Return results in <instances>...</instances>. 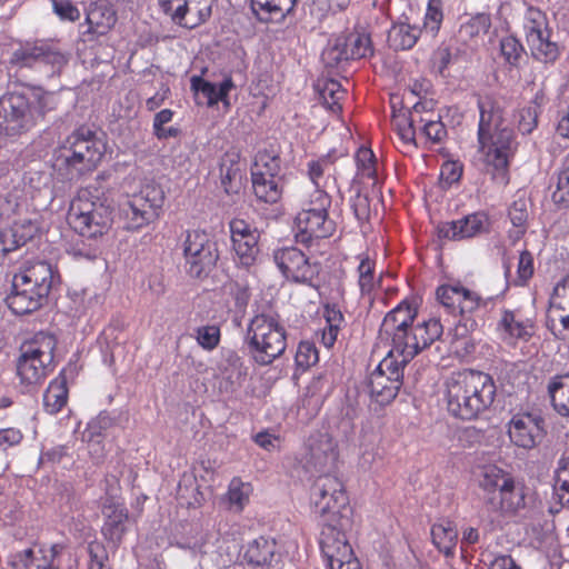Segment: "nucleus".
Wrapping results in <instances>:
<instances>
[{
    "instance_id": "72a5a7b5",
    "label": "nucleus",
    "mask_w": 569,
    "mask_h": 569,
    "mask_svg": "<svg viewBox=\"0 0 569 569\" xmlns=\"http://www.w3.org/2000/svg\"><path fill=\"white\" fill-rule=\"evenodd\" d=\"M333 170V161L330 156H323L307 163V174L316 189L328 188Z\"/></svg>"
},
{
    "instance_id": "f704fd0d",
    "label": "nucleus",
    "mask_w": 569,
    "mask_h": 569,
    "mask_svg": "<svg viewBox=\"0 0 569 569\" xmlns=\"http://www.w3.org/2000/svg\"><path fill=\"white\" fill-rule=\"evenodd\" d=\"M68 389L64 378H57L50 382L43 395V406L46 410L53 415L59 412L67 403Z\"/></svg>"
},
{
    "instance_id": "052dcab7",
    "label": "nucleus",
    "mask_w": 569,
    "mask_h": 569,
    "mask_svg": "<svg viewBox=\"0 0 569 569\" xmlns=\"http://www.w3.org/2000/svg\"><path fill=\"white\" fill-rule=\"evenodd\" d=\"M400 120L406 121V114H399L395 116L393 118V124L398 131V134L400 139L405 143H411L416 140V124L419 123V119H416L415 117L408 116V122L406 124V128H401Z\"/></svg>"
},
{
    "instance_id": "393cba45",
    "label": "nucleus",
    "mask_w": 569,
    "mask_h": 569,
    "mask_svg": "<svg viewBox=\"0 0 569 569\" xmlns=\"http://www.w3.org/2000/svg\"><path fill=\"white\" fill-rule=\"evenodd\" d=\"M480 485L488 491L498 490L502 495L515 492V480L501 468L495 465L483 466L480 471Z\"/></svg>"
},
{
    "instance_id": "412c9836",
    "label": "nucleus",
    "mask_w": 569,
    "mask_h": 569,
    "mask_svg": "<svg viewBox=\"0 0 569 569\" xmlns=\"http://www.w3.org/2000/svg\"><path fill=\"white\" fill-rule=\"evenodd\" d=\"M337 457L336 443L329 435L323 433L309 439L306 460L316 470L329 469L336 462Z\"/></svg>"
},
{
    "instance_id": "0eeeda50",
    "label": "nucleus",
    "mask_w": 569,
    "mask_h": 569,
    "mask_svg": "<svg viewBox=\"0 0 569 569\" xmlns=\"http://www.w3.org/2000/svg\"><path fill=\"white\" fill-rule=\"evenodd\" d=\"M247 343L251 358L259 366H269L282 356L287 333L279 317L272 313L254 316L247 328Z\"/></svg>"
},
{
    "instance_id": "2eb2a0df",
    "label": "nucleus",
    "mask_w": 569,
    "mask_h": 569,
    "mask_svg": "<svg viewBox=\"0 0 569 569\" xmlns=\"http://www.w3.org/2000/svg\"><path fill=\"white\" fill-rule=\"evenodd\" d=\"M216 0H159L164 13L181 27L193 29L206 22Z\"/></svg>"
},
{
    "instance_id": "c9c22d12",
    "label": "nucleus",
    "mask_w": 569,
    "mask_h": 569,
    "mask_svg": "<svg viewBox=\"0 0 569 569\" xmlns=\"http://www.w3.org/2000/svg\"><path fill=\"white\" fill-rule=\"evenodd\" d=\"M526 500H487L486 508L490 512L492 522L516 517L520 510L526 509Z\"/></svg>"
},
{
    "instance_id": "39448f33",
    "label": "nucleus",
    "mask_w": 569,
    "mask_h": 569,
    "mask_svg": "<svg viewBox=\"0 0 569 569\" xmlns=\"http://www.w3.org/2000/svg\"><path fill=\"white\" fill-rule=\"evenodd\" d=\"M57 280L52 266L47 261L30 262L13 276L12 290L6 301L16 315H27L40 309Z\"/></svg>"
},
{
    "instance_id": "9d476101",
    "label": "nucleus",
    "mask_w": 569,
    "mask_h": 569,
    "mask_svg": "<svg viewBox=\"0 0 569 569\" xmlns=\"http://www.w3.org/2000/svg\"><path fill=\"white\" fill-rule=\"evenodd\" d=\"M164 202V191L156 182H148L139 192L132 194L122 209L127 220L126 228L138 230L148 226L159 217Z\"/></svg>"
},
{
    "instance_id": "7ed1b4c3",
    "label": "nucleus",
    "mask_w": 569,
    "mask_h": 569,
    "mask_svg": "<svg viewBox=\"0 0 569 569\" xmlns=\"http://www.w3.org/2000/svg\"><path fill=\"white\" fill-rule=\"evenodd\" d=\"M58 98L41 87L23 84L0 97V136L18 137L44 121Z\"/></svg>"
},
{
    "instance_id": "5fc2aeb1",
    "label": "nucleus",
    "mask_w": 569,
    "mask_h": 569,
    "mask_svg": "<svg viewBox=\"0 0 569 569\" xmlns=\"http://www.w3.org/2000/svg\"><path fill=\"white\" fill-rule=\"evenodd\" d=\"M356 161L361 178L376 177V158L371 149L360 148L356 154Z\"/></svg>"
},
{
    "instance_id": "ea45409f",
    "label": "nucleus",
    "mask_w": 569,
    "mask_h": 569,
    "mask_svg": "<svg viewBox=\"0 0 569 569\" xmlns=\"http://www.w3.org/2000/svg\"><path fill=\"white\" fill-rule=\"evenodd\" d=\"M323 316L327 321V328L322 332L321 341L326 348H331L337 340L338 332L343 322V316L336 305H327Z\"/></svg>"
},
{
    "instance_id": "680f3d73",
    "label": "nucleus",
    "mask_w": 569,
    "mask_h": 569,
    "mask_svg": "<svg viewBox=\"0 0 569 569\" xmlns=\"http://www.w3.org/2000/svg\"><path fill=\"white\" fill-rule=\"evenodd\" d=\"M331 206V198L327 193L326 189H316L311 196L308 202L306 203V207L303 209L310 210V211H317V212H323L328 213V209Z\"/></svg>"
},
{
    "instance_id": "4468645a",
    "label": "nucleus",
    "mask_w": 569,
    "mask_h": 569,
    "mask_svg": "<svg viewBox=\"0 0 569 569\" xmlns=\"http://www.w3.org/2000/svg\"><path fill=\"white\" fill-rule=\"evenodd\" d=\"M67 58L44 42H27L17 48L10 58V63L20 68L49 66L51 73L59 72L67 63Z\"/></svg>"
},
{
    "instance_id": "e2e57ef3",
    "label": "nucleus",
    "mask_w": 569,
    "mask_h": 569,
    "mask_svg": "<svg viewBox=\"0 0 569 569\" xmlns=\"http://www.w3.org/2000/svg\"><path fill=\"white\" fill-rule=\"evenodd\" d=\"M229 227L232 242L247 237H260L258 229L242 219H232Z\"/></svg>"
},
{
    "instance_id": "9b49d317",
    "label": "nucleus",
    "mask_w": 569,
    "mask_h": 569,
    "mask_svg": "<svg viewBox=\"0 0 569 569\" xmlns=\"http://www.w3.org/2000/svg\"><path fill=\"white\" fill-rule=\"evenodd\" d=\"M526 43L533 59L543 63H553L559 57L558 44L550 39V29L546 14L537 8L527 9L523 17Z\"/></svg>"
},
{
    "instance_id": "f03ea898",
    "label": "nucleus",
    "mask_w": 569,
    "mask_h": 569,
    "mask_svg": "<svg viewBox=\"0 0 569 569\" xmlns=\"http://www.w3.org/2000/svg\"><path fill=\"white\" fill-rule=\"evenodd\" d=\"M416 311L406 302L399 303L382 320L379 339L397 352L402 362H409L421 350L442 335V325L430 319L412 327Z\"/></svg>"
},
{
    "instance_id": "8fccbe9b",
    "label": "nucleus",
    "mask_w": 569,
    "mask_h": 569,
    "mask_svg": "<svg viewBox=\"0 0 569 569\" xmlns=\"http://www.w3.org/2000/svg\"><path fill=\"white\" fill-rule=\"evenodd\" d=\"M533 256L528 250L520 252L519 261L517 266V277L512 280V283L518 287L527 284L529 279L533 276Z\"/></svg>"
},
{
    "instance_id": "423d86ee",
    "label": "nucleus",
    "mask_w": 569,
    "mask_h": 569,
    "mask_svg": "<svg viewBox=\"0 0 569 569\" xmlns=\"http://www.w3.org/2000/svg\"><path fill=\"white\" fill-rule=\"evenodd\" d=\"M67 220L82 237L97 238L112 226L113 207L98 188H83L72 199Z\"/></svg>"
},
{
    "instance_id": "49530a36",
    "label": "nucleus",
    "mask_w": 569,
    "mask_h": 569,
    "mask_svg": "<svg viewBox=\"0 0 569 569\" xmlns=\"http://www.w3.org/2000/svg\"><path fill=\"white\" fill-rule=\"evenodd\" d=\"M500 53L506 63L510 67H518L525 56V49L518 39L508 36L500 40Z\"/></svg>"
},
{
    "instance_id": "f3484780",
    "label": "nucleus",
    "mask_w": 569,
    "mask_h": 569,
    "mask_svg": "<svg viewBox=\"0 0 569 569\" xmlns=\"http://www.w3.org/2000/svg\"><path fill=\"white\" fill-rule=\"evenodd\" d=\"M510 441L523 449H533L545 437L543 419L532 413H516L508 422Z\"/></svg>"
},
{
    "instance_id": "20e7f679",
    "label": "nucleus",
    "mask_w": 569,
    "mask_h": 569,
    "mask_svg": "<svg viewBox=\"0 0 569 569\" xmlns=\"http://www.w3.org/2000/svg\"><path fill=\"white\" fill-rule=\"evenodd\" d=\"M496 383L492 377L477 370L452 373L446 381L448 411L460 419L479 417L493 403Z\"/></svg>"
},
{
    "instance_id": "603ef678",
    "label": "nucleus",
    "mask_w": 569,
    "mask_h": 569,
    "mask_svg": "<svg viewBox=\"0 0 569 569\" xmlns=\"http://www.w3.org/2000/svg\"><path fill=\"white\" fill-rule=\"evenodd\" d=\"M10 228L17 234V239L20 240V243L26 244L38 233L40 223L38 219L22 218L14 221Z\"/></svg>"
},
{
    "instance_id": "6e6d98bb",
    "label": "nucleus",
    "mask_w": 569,
    "mask_h": 569,
    "mask_svg": "<svg viewBox=\"0 0 569 569\" xmlns=\"http://www.w3.org/2000/svg\"><path fill=\"white\" fill-rule=\"evenodd\" d=\"M89 569H111L109 566V556L104 546L98 541H92L88 546Z\"/></svg>"
},
{
    "instance_id": "7c9ffc66",
    "label": "nucleus",
    "mask_w": 569,
    "mask_h": 569,
    "mask_svg": "<svg viewBox=\"0 0 569 569\" xmlns=\"http://www.w3.org/2000/svg\"><path fill=\"white\" fill-rule=\"evenodd\" d=\"M422 29L406 22L396 23L388 32V42L395 50H409L418 41Z\"/></svg>"
},
{
    "instance_id": "473e14b6",
    "label": "nucleus",
    "mask_w": 569,
    "mask_h": 569,
    "mask_svg": "<svg viewBox=\"0 0 569 569\" xmlns=\"http://www.w3.org/2000/svg\"><path fill=\"white\" fill-rule=\"evenodd\" d=\"M253 192L258 200L276 203L282 196L280 177H251Z\"/></svg>"
},
{
    "instance_id": "bf43d9fd",
    "label": "nucleus",
    "mask_w": 569,
    "mask_h": 569,
    "mask_svg": "<svg viewBox=\"0 0 569 569\" xmlns=\"http://www.w3.org/2000/svg\"><path fill=\"white\" fill-rule=\"evenodd\" d=\"M111 425V419L107 415H99L96 419L91 420L86 430L83 431L84 441H94L96 439H103V431Z\"/></svg>"
},
{
    "instance_id": "37998d69",
    "label": "nucleus",
    "mask_w": 569,
    "mask_h": 569,
    "mask_svg": "<svg viewBox=\"0 0 569 569\" xmlns=\"http://www.w3.org/2000/svg\"><path fill=\"white\" fill-rule=\"evenodd\" d=\"M529 207V201L523 197H519L512 202V204L509 208L508 216L512 226L516 228V238H520L521 236H523L527 230Z\"/></svg>"
},
{
    "instance_id": "79ce46f5",
    "label": "nucleus",
    "mask_w": 569,
    "mask_h": 569,
    "mask_svg": "<svg viewBox=\"0 0 569 569\" xmlns=\"http://www.w3.org/2000/svg\"><path fill=\"white\" fill-rule=\"evenodd\" d=\"M345 48L348 49L350 59H361L372 53V44L367 33H350L347 38H342Z\"/></svg>"
},
{
    "instance_id": "0e129e2a",
    "label": "nucleus",
    "mask_w": 569,
    "mask_h": 569,
    "mask_svg": "<svg viewBox=\"0 0 569 569\" xmlns=\"http://www.w3.org/2000/svg\"><path fill=\"white\" fill-rule=\"evenodd\" d=\"M219 339L220 331L216 326H206L197 330V340L199 345L207 350L214 349L219 343Z\"/></svg>"
},
{
    "instance_id": "c03bdc74",
    "label": "nucleus",
    "mask_w": 569,
    "mask_h": 569,
    "mask_svg": "<svg viewBox=\"0 0 569 569\" xmlns=\"http://www.w3.org/2000/svg\"><path fill=\"white\" fill-rule=\"evenodd\" d=\"M317 90L319 92L320 99L329 109H331L333 112L341 110L339 101L343 97V90L338 81L332 79L325 80L322 82L319 81L317 84Z\"/></svg>"
},
{
    "instance_id": "cd10ccee",
    "label": "nucleus",
    "mask_w": 569,
    "mask_h": 569,
    "mask_svg": "<svg viewBox=\"0 0 569 569\" xmlns=\"http://www.w3.org/2000/svg\"><path fill=\"white\" fill-rule=\"evenodd\" d=\"M295 0H251L252 10L259 20L279 21L293 8Z\"/></svg>"
},
{
    "instance_id": "dca6fc26",
    "label": "nucleus",
    "mask_w": 569,
    "mask_h": 569,
    "mask_svg": "<svg viewBox=\"0 0 569 569\" xmlns=\"http://www.w3.org/2000/svg\"><path fill=\"white\" fill-rule=\"evenodd\" d=\"M273 260L282 274L295 282L311 283L319 273V267L311 263L305 253L295 247L273 252Z\"/></svg>"
},
{
    "instance_id": "aec40b11",
    "label": "nucleus",
    "mask_w": 569,
    "mask_h": 569,
    "mask_svg": "<svg viewBox=\"0 0 569 569\" xmlns=\"http://www.w3.org/2000/svg\"><path fill=\"white\" fill-rule=\"evenodd\" d=\"M296 226L299 230L300 241L323 239L331 237L336 230V223L329 219L328 213L302 209L296 217Z\"/></svg>"
},
{
    "instance_id": "a211bd4d",
    "label": "nucleus",
    "mask_w": 569,
    "mask_h": 569,
    "mask_svg": "<svg viewBox=\"0 0 569 569\" xmlns=\"http://www.w3.org/2000/svg\"><path fill=\"white\" fill-rule=\"evenodd\" d=\"M489 230L490 219L485 211H477L457 220L442 222L438 226L439 237L452 241L476 238L488 233Z\"/></svg>"
},
{
    "instance_id": "338daca9",
    "label": "nucleus",
    "mask_w": 569,
    "mask_h": 569,
    "mask_svg": "<svg viewBox=\"0 0 569 569\" xmlns=\"http://www.w3.org/2000/svg\"><path fill=\"white\" fill-rule=\"evenodd\" d=\"M54 12L63 20L76 21L80 17V12L69 0H53Z\"/></svg>"
},
{
    "instance_id": "6e6552de",
    "label": "nucleus",
    "mask_w": 569,
    "mask_h": 569,
    "mask_svg": "<svg viewBox=\"0 0 569 569\" xmlns=\"http://www.w3.org/2000/svg\"><path fill=\"white\" fill-rule=\"evenodd\" d=\"M106 152V144L89 128L76 129L58 149L56 166L71 174H81L97 168Z\"/></svg>"
},
{
    "instance_id": "de8ad7c7",
    "label": "nucleus",
    "mask_w": 569,
    "mask_h": 569,
    "mask_svg": "<svg viewBox=\"0 0 569 569\" xmlns=\"http://www.w3.org/2000/svg\"><path fill=\"white\" fill-rule=\"evenodd\" d=\"M442 1L429 0L427 11L423 19V30L432 38L438 33L442 23Z\"/></svg>"
},
{
    "instance_id": "4c0bfd02",
    "label": "nucleus",
    "mask_w": 569,
    "mask_h": 569,
    "mask_svg": "<svg viewBox=\"0 0 569 569\" xmlns=\"http://www.w3.org/2000/svg\"><path fill=\"white\" fill-rule=\"evenodd\" d=\"M274 555V543L263 537L253 540L247 548L244 558L254 566L270 563Z\"/></svg>"
},
{
    "instance_id": "c756f323",
    "label": "nucleus",
    "mask_w": 569,
    "mask_h": 569,
    "mask_svg": "<svg viewBox=\"0 0 569 569\" xmlns=\"http://www.w3.org/2000/svg\"><path fill=\"white\" fill-rule=\"evenodd\" d=\"M8 565L10 569H59L40 550L30 548L10 555Z\"/></svg>"
},
{
    "instance_id": "bb28decb",
    "label": "nucleus",
    "mask_w": 569,
    "mask_h": 569,
    "mask_svg": "<svg viewBox=\"0 0 569 569\" xmlns=\"http://www.w3.org/2000/svg\"><path fill=\"white\" fill-rule=\"evenodd\" d=\"M505 340H527L531 336L532 325L528 319H522L517 312L505 310L499 321Z\"/></svg>"
},
{
    "instance_id": "c85d7f7f",
    "label": "nucleus",
    "mask_w": 569,
    "mask_h": 569,
    "mask_svg": "<svg viewBox=\"0 0 569 569\" xmlns=\"http://www.w3.org/2000/svg\"><path fill=\"white\" fill-rule=\"evenodd\" d=\"M432 542L446 557H453L458 532L450 520H442L431 528Z\"/></svg>"
},
{
    "instance_id": "f257e3e1",
    "label": "nucleus",
    "mask_w": 569,
    "mask_h": 569,
    "mask_svg": "<svg viewBox=\"0 0 569 569\" xmlns=\"http://www.w3.org/2000/svg\"><path fill=\"white\" fill-rule=\"evenodd\" d=\"M480 113L478 124L479 152L492 178L499 183L508 182V167L517 150L515 132L503 124L502 110L490 96L478 99Z\"/></svg>"
},
{
    "instance_id": "ddd939ff",
    "label": "nucleus",
    "mask_w": 569,
    "mask_h": 569,
    "mask_svg": "<svg viewBox=\"0 0 569 569\" xmlns=\"http://www.w3.org/2000/svg\"><path fill=\"white\" fill-rule=\"evenodd\" d=\"M183 256L187 271L191 277L200 278L216 266L218 253L216 243L204 231H187L183 241Z\"/></svg>"
},
{
    "instance_id": "58836bf2",
    "label": "nucleus",
    "mask_w": 569,
    "mask_h": 569,
    "mask_svg": "<svg viewBox=\"0 0 569 569\" xmlns=\"http://www.w3.org/2000/svg\"><path fill=\"white\" fill-rule=\"evenodd\" d=\"M280 159L268 150L259 151L251 168V177H279Z\"/></svg>"
},
{
    "instance_id": "a878e982",
    "label": "nucleus",
    "mask_w": 569,
    "mask_h": 569,
    "mask_svg": "<svg viewBox=\"0 0 569 569\" xmlns=\"http://www.w3.org/2000/svg\"><path fill=\"white\" fill-rule=\"evenodd\" d=\"M221 184L226 193H238L242 187V169L236 153H226L220 163Z\"/></svg>"
},
{
    "instance_id": "1a4fd4ad",
    "label": "nucleus",
    "mask_w": 569,
    "mask_h": 569,
    "mask_svg": "<svg viewBox=\"0 0 569 569\" xmlns=\"http://www.w3.org/2000/svg\"><path fill=\"white\" fill-rule=\"evenodd\" d=\"M56 339L51 335L38 333L21 347L17 362V373L26 387L40 385L51 370Z\"/></svg>"
},
{
    "instance_id": "6ab92c4d",
    "label": "nucleus",
    "mask_w": 569,
    "mask_h": 569,
    "mask_svg": "<svg viewBox=\"0 0 569 569\" xmlns=\"http://www.w3.org/2000/svg\"><path fill=\"white\" fill-rule=\"evenodd\" d=\"M438 301L450 312L460 315L475 311L481 301L478 293L460 286L443 284L437 289Z\"/></svg>"
},
{
    "instance_id": "e433bc0d",
    "label": "nucleus",
    "mask_w": 569,
    "mask_h": 569,
    "mask_svg": "<svg viewBox=\"0 0 569 569\" xmlns=\"http://www.w3.org/2000/svg\"><path fill=\"white\" fill-rule=\"evenodd\" d=\"M359 260L358 284L362 295H369L380 283V278L376 276V262L367 254H360Z\"/></svg>"
},
{
    "instance_id": "69168bd1",
    "label": "nucleus",
    "mask_w": 569,
    "mask_h": 569,
    "mask_svg": "<svg viewBox=\"0 0 569 569\" xmlns=\"http://www.w3.org/2000/svg\"><path fill=\"white\" fill-rule=\"evenodd\" d=\"M23 246L20 240L17 239V234L12 229L6 228L0 230V259L4 258L9 252L17 250Z\"/></svg>"
},
{
    "instance_id": "a19ab883",
    "label": "nucleus",
    "mask_w": 569,
    "mask_h": 569,
    "mask_svg": "<svg viewBox=\"0 0 569 569\" xmlns=\"http://www.w3.org/2000/svg\"><path fill=\"white\" fill-rule=\"evenodd\" d=\"M259 238L247 237L232 242V248L241 266L249 268L254 264L259 253Z\"/></svg>"
},
{
    "instance_id": "a18cd8bd",
    "label": "nucleus",
    "mask_w": 569,
    "mask_h": 569,
    "mask_svg": "<svg viewBox=\"0 0 569 569\" xmlns=\"http://www.w3.org/2000/svg\"><path fill=\"white\" fill-rule=\"evenodd\" d=\"M349 59L348 49L345 48L342 38H338L332 44H329L321 54L323 64L329 69L338 68Z\"/></svg>"
},
{
    "instance_id": "4be33fe9",
    "label": "nucleus",
    "mask_w": 569,
    "mask_h": 569,
    "mask_svg": "<svg viewBox=\"0 0 569 569\" xmlns=\"http://www.w3.org/2000/svg\"><path fill=\"white\" fill-rule=\"evenodd\" d=\"M339 500H316L312 511L322 523L333 530L345 529L348 523V513L351 511L348 503L339 505Z\"/></svg>"
},
{
    "instance_id": "774afa93",
    "label": "nucleus",
    "mask_w": 569,
    "mask_h": 569,
    "mask_svg": "<svg viewBox=\"0 0 569 569\" xmlns=\"http://www.w3.org/2000/svg\"><path fill=\"white\" fill-rule=\"evenodd\" d=\"M351 208L355 213V217L359 221H365L369 219L370 203L366 194L357 193L353 198H351Z\"/></svg>"
},
{
    "instance_id": "2f4dec72",
    "label": "nucleus",
    "mask_w": 569,
    "mask_h": 569,
    "mask_svg": "<svg viewBox=\"0 0 569 569\" xmlns=\"http://www.w3.org/2000/svg\"><path fill=\"white\" fill-rule=\"evenodd\" d=\"M548 392L553 409L563 417H569V375L553 377L548 383Z\"/></svg>"
},
{
    "instance_id": "13d9d810",
    "label": "nucleus",
    "mask_w": 569,
    "mask_h": 569,
    "mask_svg": "<svg viewBox=\"0 0 569 569\" xmlns=\"http://www.w3.org/2000/svg\"><path fill=\"white\" fill-rule=\"evenodd\" d=\"M556 204L569 208V159L565 170L559 174L556 190L552 192Z\"/></svg>"
},
{
    "instance_id": "3c124183",
    "label": "nucleus",
    "mask_w": 569,
    "mask_h": 569,
    "mask_svg": "<svg viewBox=\"0 0 569 569\" xmlns=\"http://www.w3.org/2000/svg\"><path fill=\"white\" fill-rule=\"evenodd\" d=\"M419 123L422 124L421 133L431 142H440L447 136V130L445 124L439 119H433V114L431 117H420Z\"/></svg>"
},
{
    "instance_id": "864d4df0",
    "label": "nucleus",
    "mask_w": 569,
    "mask_h": 569,
    "mask_svg": "<svg viewBox=\"0 0 569 569\" xmlns=\"http://www.w3.org/2000/svg\"><path fill=\"white\" fill-rule=\"evenodd\" d=\"M553 489L558 498L569 496V456L563 455L559 459Z\"/></svg>"
},
{
    "instance_id": "4d7b16f0",
    "label": "nucleus",
    "mask_w": 569,
    "mask_h": 569,
    "mask_svg": "<svg viewBox=\"0 0 569 569\" xmlns=\"http://www.w3.org/2000/svg\"><path fill=\"white\" fill-rule=\"evenodd\" d=\"M318 350L316 346L309 341L299 343L296 352V363L302 369H308L318 362Z\"/></svg>"
},
{
    "instance_id": "f8f14e48",
    "label": "nucleus",
    "mask_w": 569,
    "mask_h": 569,
    "mask_svg": "<svg viewBox=\"0 0 569 569\" xmlns=\"http://www.w3.org/2000/svg\"><path fill=\"white\" fill-rule=\"evenodd\" d=\"M408 362H402L397 352L390 348L388 355L380 361L369 377L371 397L380 405L393 400L402 385L403 369Z\"/></svg>"
},
{
    "instance_id": "5701e85b",
    "label": "nucleus",
    "mask_w": 569,
    "mask_h": 569,
    "mask_svg": "<svg viewBox=\"0 0 569 569\" xmlns=\"http://www.w3.org/2000/svg\"><path fill=\"white\" fill-rule=\"evenodd\" d=\"M106 522L102 527L103 536L117 546L126 531L124 522L128 520V511L119 501L109 500L103 507Z\"/></svg>"
},
{
    "instance_id": "09e8293b",
    "label": "nucleus",
    "mask_w": 569,
    "mask_h": 569,
    "mask_svg": "<svg viewBox=\"0 0 569 569\" xmlns=\"http://www.w3.org/2000/svg\"><path fill=\"white\" fill-rule=\"evenodd\" d=\"M339 542H347L345 536L337 533V538L326 537L321 541V551L327 559L329 569H336L339 565H343L341 560L338 559V555L340 553Z\"/></svg>"
},
{
    "instance_id": "b1692460",
    "label": "nucleus",
    "mask_w": 569,
    "mask_h": 569,
    "mask_svg": "<svg viewBox=\"0 0 569 569\" xmlns=\"http://www.w3.org/2000/svg\"><path fill=\"white\" fill-rule=\"evenodd\" d=\"M86 21L89 26L88 32L102 36L114 26L116 13L107 2H94L89 7Z\"/></svg>"
}]
</instances>
